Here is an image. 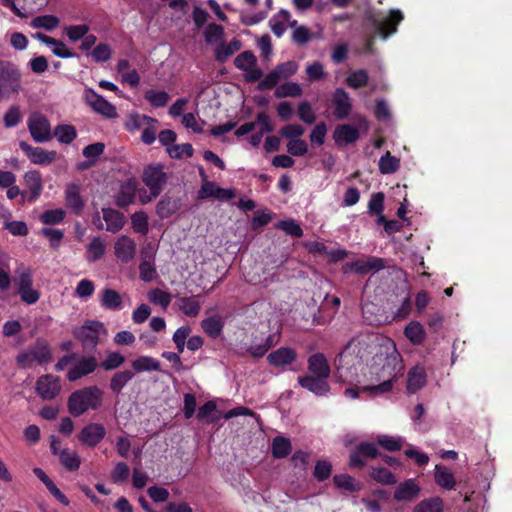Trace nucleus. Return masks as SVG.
<instances>
[{
    "label": "nucleus",
    "mask_w": 512,
    "mask_h": 512,
    "mask_svg": "<svg viewBox=\"0 0 512 512\" xmlns=\"http://www.w3.org/2000/svg\"><path fill=\"white\" fill-rule=\"evenodd\" d=\"M148 299L156 305L161 306L163 309H166L171 302V295L163 291L161 289H152L148 292Z\"/></svg>",
    "instance_id": "obj_59"
},
{
    "label": "nucleus",
    "mask_w": 512,
    "mask_h": 512,
    "mask_svg": "<svg viewBox=\"0 0 512 512\" xmlns=\"http://www.w3.org/2000/svg\"><path fill=\"white\" fill-rule=\"evenodd\" d=\"M131 224L134 232L146 235L149 230L148 216L144 211H138L131 215Z\"/></svg>",
    "instance_id": "obj_54"
},
{
    "label": "nucleus",
    "mask_w": 512,
    "mask_h": 512,
    "mask_svg": "<svg viewBox=\"0 0 512 512\" xmlns=\"http://www.w3.org/2000/svg\"><path fill=\"white\" fill-rule=\"evenodd\" d=\"M420 490L414 479H407L396 487L394 499L398 502H411L418 497Z\"/></svg>",
    "instance_id": "obj_26"
},
{
    "label": "nucleus",
    "mask_w": 512,
    "mask_h": 512,
    "mask_svg": "<svg viewBox=\"0 0 512 512\" xmlns=\"http://www.w3.org/2000/svg\"><path fill=\"white\" fill-rule=\"evenodd\" d=\"M66 212L62 208L50 209L44 211L40 216L39 220L44 225H56L65 219Z\"/></svg>",
    "instance_id": "obj_50"
},
{
    "label": "nucleus",
    "mask_w": 512,
    "mask_h": 512,
    "mask_svg": "<svg viewBox=\"0 0 512 512\" xmlns=\"http://www.w3.org/2000/svg\"><path fill=\"white\" fill-rule=\"evenodd\" d=\"M27 127L36 143H45L53 138L49 120L39 112L30 114L27 119Z\"/></svg>",
    "instance_id": "obj_7"
},
{
    "label": "nucleus",
    "mask_w": 512,
    "mask_h": 512,
    "mask_svg": "<svg viewBox=\"0 0 512 512\" xmlns=\"http://www.w3.org/2000/svg\"><path fill=\"white\" fill-rule=\"evenodd\" d=\"M369 80V76L366 70L358 69L353 72L346 78V83L350 88L359 89L365 85H367Z\"/></svg>",
    "instance_id": "obj_57"
},
{
    "label": "nucleus",
    "mask_w": 512,
    "mask_h": 512,
    "mask_svg": "<svg viewBox=\"0 0 512 512\" xmlns=\"http://www.w3.org/2000/svg\"><path fill=\"white\" fill-rule=\"evenodd\" d=\"M404 16L398 9L390 10L388 16L382 21L375 22L376 29L383 39H387L391 34L397 31V25L403 20Z\"/></svg>",
    "instance_id": "obj_20"
},
{
    "label": "nucleus",
    "mask_w": 512,
    "mask_h": 512,
    "mask_svg": "<svg viewBox=\"0 0 512 512\" xmlns=\"http://www.w3.org/2000/svg\"><path fill=\"white\" fill-rule=\"evenodd\" d=\"M14 282L17 285V288H28V286H32L33 276L30 267L23 263L19 264L15 270Z\"/></svg>",
    "instance_id": "obj_49"
},
{
    "label": "nucleus",
    "mask_w": 512,
    "mask_h": 512,
    "mask_svg": "<svg viewBox=\"0 0 512 512\" xmlns=\"http://www.w3.org/2000/svg\"><path fill=\"white\" fill-rule=\"evenodd\" d=\"M216 403L214 401H207L199 407L197 412V419L200 421L205 420L208 424L217 423L220 420V416L216 415Z\"/></svg>",
    "instance_id": "obj_43"
},
{
    "label": "nucleus",
    "mask_w": 512,
    "mask_h": 512,
    "mask_svg": "<svg viewBox=\"0 0 512 512\" xmlns=\"http://www.w3.org/2000/svg\"><path fill=\"white\" fill-rule=\"evenodd\" d=\"M59 377L52 374H45L38 377L35 383V391L43 400H53L61 391Z\"/></svg>",
    "instance_id": "obj_9"
},
{
    "label": "nucleus",
    "mask_w": 512,
    "mask_h": 512,
    "mask_svg": "<svg viewBox=\"0 0 512 512\" xmlns=\"http://www.w3.org/2000/svg\"><path fill=\"white\" fill-rule=\"evenodd\" d=\"M103 220L106 223L105 229L111 233L119 232L125 224L124 215L112 208H102Z\"/></svg>",
    "instance_id": "obj_29"
},
{
    "label": "nucleus",
    "mask_w": 512,
    "mask_h": 512,
    "mask_svg": "<svg viewBox=\"0 0 512 512\" xmlns=\"http://www.w3.org/2000/svg\"><path fill=\"white\" fill-rule=\"evenodd\" d=\"M224 320L219 315L207 317L201 321V328L211 338H218L223 330Z\"/></svg>",
    "instance_id": "obj_32"
},
{
    "label": "nucleus",
    "mask_w": 512,
    "mask_h": 512,
    "mask_svg": "<svg viewBox=\"0 0 512 512\" xmlns=\"http://www.w3.org/2000/svg\"><path fill=\"white\" fill-rule=\"evenodd\" d=\"M359 137L358 129L350 124L338 125L333 132V139L337 145L355 143Z\"/></svg>",
    "instance_id": "obj_27"
},
{
    "label": "nucleus",
    "mask_w": 512,
    "mask_h": 512,
    "mask_svg": "<svg viewBox=\"0 0 512 512\" xmlns=\"http://www.w3.org/2000/svg\"><path fill=\"white\" fill-rule=\"evenodd\" d=\"M21 90V72L17 65L0 59V98H9Z\"/></svg>",
    "instance_id": "obj_6"
},
{
    "label": "nucleus",
    "mask_w": 512,
    "mask_h": 512,
    "mask_svg": "<svg viewBox=\"0 0 512 512\" xmlns=\"http://www.w3.org/2000/svg\"><path fill=\"white\" fill-rule=\"evenodd\" d=\"M59 459L61 464L68 471H77L80 467L81 461L78 454L68 448L62 449L59 453Z\"/></svg>",
    "instance_id": "obj_44"
},
{
    "label": "nucleus",
    "mask_w": 512,
    "mask_h": 512,
    "mask_svg": "<svg viewBox=\"0 0 512 512\" xmlns=\"http://www.w3.org/2000/svg\"><path fill=\"white\" fill-rule=\"evenodd\" d=\"M136 187L132 182H125L121 185L116 196V205L125 208L132 204L135 199Z\"/></svg>",
    "instance_id": "obj_35"
},
{
    "label": "nucleus",
    "mask_w": 512,
    "mask_h": 512,
    "mask_svg": "<svg viewBox=\"0 0 512 512\" xmlns=\"http://www.w3.org/2000/svg\"><path fill=\"white\" fill-rule=\"evenodd\" d=\"M24 183L29 189L27 191V200L34 203L41 195L43 190V180L41 173L36 170L27 171L24 176Z\"/></svg>",
    "instance_id": "obj_22"
},
{
    "label": "nucleus",
    "mask_w": 512,
    "mask_h": 512,
    "mask_svg": "<svg viewBox=\"0 0 512 512\" xmlns=\"http://www.w3.org/2000/svg\"><path fill=\"white\" fill-rule=\"evenodd\" d=\"M426 384V371L421 366L413 367L408 374L407 390L409 393H416Z\"/></svg>",
    "instance_id": "obj_31"
},
{
    "label": "nucleus",
    "mask_w": 512,
    "mask_h": 512,
    "mask_svg": "<svg viewBox=\"0 0 512 512\" xmlns=\"http://www.w3.org/2000/svg\"><path fill=\"white\" fill-rule=\"evenodd\" d=\"M400 166V161L392 156L390 152H386L379 160V170L382 174L395 173Z\"/></svg>",
    "instance_id": "obj_53"
},
{
    "label": "nucleus",
    "mask_w": 512,
    "mask_h": 512,
    "mask_svg": "<svg viewBox=\"0 0 512 512\" xmlns=\"http://www.w3.org/2000/svg\"><path fill=\"white\" fill-rule=\"evenodd\" d=\"M52 134L53 137H56V139L61 144H70L77 137V131L75 127L68 124H61L56 126Z\"/></svg>",
    "instance_id": "obj_41"
},
{
    "label": "nucleus",
    "mask_w": 512,
    "mask_h": 512,
    "mask_svg": "<svg viewBox=\"0 0 512 512\" xmlns=\"http://www.w3.org/2000/svg\"><path fill=\"white\" fill-rule=\"evenodd\" d=\"M177 306L179 310L188 317H196L201 310L199 296L177 297Z\"/></svg>",
    "instance_id": "obj_30"
},
{
    "label": "nucleus",
    "mask_w": 512,
    "mask_h": 512,
    "mask_svg": "<svg viewBox=\"0 0 512 512\" xmlns=\"http://www.w3.org/2000/svg\"><path fill=\"white\" fill-rule=\"evenodd\" d=\"M380 455L374 443L361 442L349 455V466L361 469L366 465V459H374Z\"/></svg>",
    "instance_id": "obj_11"
},
{
    "label": "nucleus",
    "mask_w": 512,
    "mask_h": 512,
    "mask_svg": "<svg viewBox=\"0 0 512 512\" xmlns=\"http://www.w3.org/2000/svg\"><path fill=\"white\" fill-rule=\"evenodd\" d=\"M444 502L438 497H430L420 501L413 509V512H443Z\"/></svg>",
    "instance_id": "obj_42"
},
{
    "label": "nucleus",
    "mask_w": 512,
    "mask_h": 512,
    "mask_svg": "<svg viewBox=\"0 0 512 512\" xmlns=\"http://www.w3.org/2000/svg\"><path fill=\"white\" fill-rule=\"evenodd\" d=\"M132 367L137 373L144 371H160L159 361L150 356H140L133 360Z\"/></svg>",
    "instance_id": "obj_45"
},
{
    "label": "nucleus",
    "mask_w": 512,
    "mask_h": 512,
    "mask_svg": "<svg viewBox=\"0 0 512 512\" xmlns=\"http://www.w3.org/2000/svg\"><path fill=\"white\" fill-rule=\"evenodd\" d=\"M234 65L241 71L249 70L257 65V58L250 50L244 51L234 59Z\"/></svg>",
    "instance_id": "obj_52"
},
{
    "label": "nucleus",
    "mask_w": 512,
    "mask_h": 512,
    "mask_svg": "<svg viewBox=\"0 0 512 512\" xmlns=\"http://www.w3.org/2000/svg\"><path fill=\"white\" fill-rule=\"evenodd\" d=\"M104 324L97 320H88L73 331L74 337L81 343L85 351H94L99 343L100 336L106 335Z\"/></svg>",
    "instance_id": "obj_5"
},
{
    "label": "nucleus",
    "mask_w": 512,
    "mask_h": 512,
    "mask_svg": "<svg viewBox=\"0 0 512 512\" xmlns=\"http://www.w3.org/2000/svg\"><path fill=\"white\" fill-rule=\"evenodd\" d=\"M385 268V260L383 258L371 256L367 260L357 259L347 264L345 272L352 270L357 274H367L370 271L378 272Z\"/></svg>",
    "instance_id": "obj_19"
},
{
    "label": "nucleus",
    "mask_w": 512,
    "mask_h": 512,
    "mask_svg": "<svg viewBox=\"0 0 512 512\" xmlns=\"http://www.w3.org/2000/svg\"><path fill=\"white\" fill-rule=\"evenodd\" d=\"M224 36V29L221 25L210 23L204 30V38L207 43L221 41Z\"/></svg>",
    "instance_id": "obj_62"
},
{
    "label": "nucleus",
    "mask_w": 512,
    "mask_h": 512,
    "mask_svg": "<svg viewBox=\"0 0 512 512\" xmlns=\"http://www.w3.org/2000/svg\"><path fill=\"white\" fill-rule=\"evenodd\" d=\"M105 250V241L101 237H94L87 245L86 260L90 263L96 262L105 254Z\"/></svg>",
    "instance_id": "obj_37"
},
{
    "label": "nucleus",
    "mask_w": 512,
    "mask_h": 512,
    "mask_svg": "<svg viewBox=\"0 0 512 512\" xmlns=\"http://www.w3.org/2000/svg\"><path fill=\"white\" fill-rule=\"evenodd\" d=\"M134 372L131 370H123L115 372L109 383L111 392L115 395H119L123 388L133 379Z\"/></svg>",
    "instance_id": "obj_33"
},
{
    "label": "nucleus",
    "mask_w": 512,
    "mask_h": 512,
    "mask_svg": "<svg viewBox=\"0 0 512 512\" xmlns=\"http://www.w3.org/2000/svg\"><path fill=\"white\" fill-rule=\"evenodd\" d=\"M297 114L301 121L306 124H313L316 120V114L309 101L305 100L299 103Z\"/></svg>",
    "instance_id": "obj_58"
},
{
    "label": "nucleus",
    "mask_w": 512,
    "mask_h": 512,
    "mask_svg": "<svg viewBox=\"0 0 512 512\" xmlns=\"http://www.w3.org/2000/svg\"><path fill=\"white\" fill-rule=\"evenodd\" d=\"M297 359V353L293 348L280 347L267 356L268 363L276 368H283L294 363Z\"/></svg>",
    "instance_id": "obj_21"
},
{
    "label": "nucleus",
    "mask_w": 512,
    "mask_h": 512,
    "mask_svg": "<svg viewBox=\"0 0 512 512\" xmlns=\"http://www.w3.org/2000/svg\"><path fill=\"white\" fill-rule=\"evenodd\" d=\"M241 42L237 39L231 40L228 44L221 43L215 50V58L220 61H226L236 51L240 50Z\"/></svg>",
    "instance_id": "obj_47"
},
{
    "label": "nucleus",
    "mask_w": 512,
    "mask_h": 512,
    "mask_svg": "<svg viewBox=\"0 0 512 512\" xmlns=\"http://www.w3.org/2000/svg\"><path fill=\"white\" fill-rule=\"evenodd\" d=\"M292 450L291 441L284 436H276L272 441L271 453L276 459L287 457Z\"/></svg>",
    "instance_id": "obj_38"
},
{
    "label": "nucleus",
    "mask_w": 512,
    "mask_h": 512,
    "mask_svg": "<svg viewBox=\"0 0 512 512\" xmlns=\"http://www.w3.org/2000/svg\"><path fill=\"white\" fill-rule=\"evenodd\" d=\"M103 391L98 386H88L72 392L67 407L74 417L83 415L88 410H97L102 404Z\"/></svg>",
    "instance_id": "obj_2"
},
{
    "label": "nucleus",
    "mask_w": 512,
    "mask_h": 512,
    "mask_svg": "<svg viewBox=\"0 0 512 512\" xmlns=\"http://www.w3.org/2000/svg\"><path fill=\"white\" fill-rule=\"evenodd\" d=\"M20 149L26 154L29 160L36 165H49L56 159L57 152L48 151L42 147H33L25 141H20Z\"/></svg>",
    "instance_id": "obj_13"
},
{
    "label": "nucleus",
    "mask_w": 512,
    "mask_h": 512,
    "mask_svg": "<svg viewBox=\"0 0 512 512\" xmlns=\"http://www.w3.org/2000/svg\"><path fill=\"white\" fill-rule=\"evenodd\" d=\"M167 153L171 158L180 159L182 157L190 158L193 156L194 149L190 143L175 144L167 149Z\"/></svg>",
    "instance_id": "obj_61"
},
{
    "label": "nucleus",
    "mask_w": 512,
    "mask_h": 512,
    "mask_svg": "<svg viewBox=\"0 0 512 512\" xmlns=\"http://www.w3.org/2000/svg\"><path fill=\"white\" fill-rule=\"evenodd\" d=\"M180 207V200L169 196H163L156 206V214L161 218H169Z\"/></svg>",
    "instance_id": "obj_34"
},
{
    "label": "nucleus",
    "mask_w": 512,
    "mask_h": 512,
    "mask_svg": "<svg viewBox=\"0 0 512 512\" xmlns=\"http://www.w3.org/2000/svg\"><path fill=\"white\" fill-rule=\"evenodd\" d=\"M144 99L153 108H163L168 104L170 95L164 90L148 89L144 92Z\"/></svg>",
    "instance_id": "obj_40"
},
{
    "label": "nucleus",
    "mask_w": 512,
    "mask_h": 512,
    "mask_svg": "<svg viewBox=\"0 0 512 512\" xmlns=\"http://www.w3.org/2000/svg\"><path fill=\"white\" fill-rule=\"evenodd\" d=\"M52 353L49 344L42 339H38L33 345L21 351L16 356V363L23 369H28L34 365H42L50 362Z\"/></svg>",
    "instance_id": "obj_4"
},
{
    "label": "nucleus",
    "mask_w": 512,
    "mask_h": 512,
    "mask_svg": "<svg viewBox=\"0 0 512 512\" xmlns=\"http://www.w3.org/2000/svg\"><path fill=\"white\" fill-rule=\"evenodd\" d=\"M168 180L167 174L160 164L149 165L143 170L142 181L149 188L152 197H158Z\"/></svg>",
    "instance_id": "obj_8"
},
{
    "label": "nucleus",
    "mask_w": 512,
    "mask_h": 512,
    "mask_svg": "<svg viewBox=\"0 0 512 512\" xmlns=\"http://www.w3.org/2000/svg\"><path fill=\"white\" fill-rule=\"evenodd\" d=\"M333 481L335 486L339 489H343L349 492L359 490V485L355 482L354 478L347 474L335 475Z\"/></svg>",
    "instance_id": "obj_60"
},
{
    "label": "nucleus",
    "mask_w": 512,
    "mask_h": 512,
    "mask_svg": "<svg viewBox=\"0 0 512 512\" xmlns=\"http://www.w3.org/2000/svg\"><path fill=\"white\" fill-rule=\"evenodd\" d=\"M234 197L231 189H224L216 185L212 181L205 180L197 193V199L204 200L208 198H216L219 200H230Z\"/></svg>",
    "instance_id": "obj_16"
},
{
    "label": "nucleus",
    "mask_w": 512,
    "mask_h": 512,
    "mask_svg": "<svg viewBox=\"0 0 512 512\" xmlns=\"http://www.w3.org/2000/svg\"><path fill=\"white\" fill-rule=\"evenodd\" d=\"M100 304L108 310H120L122 309V298L116 290L107 288L102 291Z\"/></svg>",
    "instance_id": "obj_36"
},
{
    "label": "nucleus",
    "mask_w": 512,
    "mask_h": 512,
    "mask_svg": "<svg viewBox=\"0 0 512 512\" xmlns=\"http://www.w3.org/2000/svg\"><path fill=\"white\" fill-rule=\"evenodd\" d=\"M125 362V357L119 352H110L106 358L101 362V367L106 370H114L120 367Z\"/></svg>",
    "instance_id": "obj_64"
},
{
    "label": "nucleus",
    "mask_w": 512,
    "mask_h": 512,
    "mask_svg": "<svg viewBox=\"0 0 512 512\" xmlns=\"http://www.w3.org/2000/svg\"><path fill=\"white\" fill-rule=\"evenodd\" d=\"M373 360L372 373L380 383L364 389L375 395L387 393L392 389L397 376L403 371L402 356L396 349L395 343L387 339Z\"/></svg>",
    "instance_id": "obj_1"
},
{
    "label": "nucleus",
    "mask_w": 512,
    "mask_h": 512,
    "mask_svg": "<svg viewBox=\"0 0 512 512\" xmlns=\"http://www.w3.org/2000/svg\"><path fill=\"white\" fill-rule=\"evenodd\" d=\"M84 98L87 104L95 112L107 118H116L118 116L115 106L104 99L103 96L96 93L93 89H86L84 92Z\"/></svg>",
    "instance_id": "obj_12"
},
{
    "label": "nucleus",
    "mask_w": 512,
    "mask_h": 512,
    "mask_svg": "<svg viewBox=\"0 0 512 512\" xmlns=\"http://www.w3.org/2000/svg\"><path fill=\"white\" fill-rule=\"evenodd\" d=\"M114 253L118 260L129 263L136 255V243L127 235H121L114 244Z\"/></svg>",
    "instance_id": "obj_17"
},
{
    "label": "nucleus",
    "mask_w": 512,
    "mask_h": 512,
    "mask_svg": "<svg viewBox=\"0 0 512 512\" xmlns=\"http://www.w3.org/2000/svg\"><path fill=\"white\" fill-rule=\"evenodd\" d=\"M303 94L300 84L296 82H285L275 89L276 98L299 97Z\"/></svg>",
    "instance_id": "obj_48"
},
{
    "label": "nucleus",
    "mask_w": 512,
    "mask_h": 512,
    "mask_svg": "<svg viewBox=\"0 0 512 512\" xmlns=\"http://www.w3.org/2000/svg\"><path fill=\"white\" fill-rule=\"evenodd\" d=\"M371 477L383 485H394L397 482L395 475L384 467L372 468Z\"/></svg>",
    "instance_id": "obj_56"
},
{
    "label": "nucleus",
    "mask_w": 512,
    "mask_h": 512,
    "mask_svg": "<svg viewBox=\"0 0 512 512\" xmlns=\"http://www.w3.org/2000/svg\"><path fill=\"white\" fill-rule=\"evenodd\" d=\"M377 443L385 450L394 452L399 451L403 447L405 440L402 437L379 435L377 436Z\"/></svg>",
    "instance_id": "obj_51"
},
{
    "label": "nucleus",
    "mask_w": 512,
    "mask_h": 512,
    "mask_svg": "<svg viewBox=\"0 0 512 512\" xmlns=\"http://www.w3.org/2000/svg\"><path fill=\"white\" fill-rule=\"evenodd\" d=\"M59 25V19L54 15H41L32 19L31 26L33 28H43L52 31Z\"/></svg>",
    "instance_id": "obj_55"
},
{
    "label": "nucleus",
    "mask_w": 512,
    "mask_h": 512,
    "mask_svg": "<svg viewBox=\"0 0 512 512\" xmlns=\"http://www.w3.org/2000/svg\"><path fill=\"white\" fill-rule=\"evenodd\" d=\"M404 334L415 345L421 344L426 336L423 326L417 321L410 322L405 327Z\"/></svg>",
    "instance_id": "obj_46"
},
{
    "label": "nucleus",
    "mask_w": 512,
    "mask_h": 512,
    "mask_svg": "<svg viewBox=\"0 0 512 512\" xmlns=\"http://www.w3.org/2000/svg\"><path fill=\"white\" fill-rule=\"evenodd\" d=\"M378 337L374 333L365 332L353 337L348 343L354 344L356 355L364 363L369 359L377 346Z\"/></svg>",
    "instance_id": "obj_10"
},
{
    "label": "nucleus",
    "mask_w": 512,
    "mask_h": 512,
    "mask_svg": "<svg viewBox=\"0 0 512 512\" xmlns=\"http://www.w3.org/2000/svg\"><path fill=\"white\" fill-rule=\"evenodd\" d=\"M105 149V145L101 142H96L90 145H87L82 150V154L87 160H89L93 165L97 162L98 158L101 154H103Z\"/></svg>",
    "instance_id": "obj_63"
},
{
    "label": "nucleus",
    "mask_w": 512,
    "mask_h": 512,
    "mask_svg": "<svg viewBox=\"0 0 512 512\" xmlns=\"http://www.w3.org/2000/svg\"><path fill=\"white\" fill-rule=\"evenodd\" d=\"M308 370L310 376L328 380L330 376V365L323 353H315L308 358Z\"/></svg>",
    "instance_id": "obj_24"
},
{
    "label": "nucleus",
    "mask_w": 512,
    "mask_h": 512,
    "mask_svg": "<svg viewBox=\"0 0 512 512\" xmlns=\"http://www.w3.org/2000/svg\"><path fill=\"white\" fill-rule=\"evenodd\" d=\"M434 478L438 486L447 490L454 489L456 485L454 474L446 467L436 465Z\"/></svg>",
    "instance_id": "obj_39"
},
{
    "label": "nucleus",
    "mask_w": 512,
    "mask_h": 512,
    "mask_svg": "<svg viewBox=\"0 0 512 512\" xmlns=\"http://www.w3.org/2000/svg\"><path fill=\"white\" fill-rule=\"evenodd\" d=\"M298 383L302 388L312 392L316 396H325L330 391L328 381L319 377L310 375L299 376Z\"/></svg>",
    "instance_id": "obj_25"
},
{
    "label": "nucleus",
    "mask_w": 512,
    "mask_h": 512,
    "mask_svg": "<svg viewBox=\"0 0 512 512\" xmlns=\"http://www.w3.org/2000/svg\"><path fill=\"white\" fill-rule=\"evenodd\" d=\"M333 116L337 120H344L352 112V102L349 94L343 88H337L332 99Z\"/></svg>",
    "instance_id": "obj_14"
},
{
    "label": "nucleus",
    "mask_w": 512,
    "mask_h": 512,
    "mask_svg": "<svg viewBox=\"0 0 512 512\" xmlns=\"http://www.w3.org/2000/svg\"><path fill=\"white\" fill-rule=\"evenodd\" d=\"M97 361L94 356L82 357L68 373L67 378L73 382L80 378L93 373L97 368Z\"/></svg>",
    "instance_id": "obj_23"
},
{
    "label": "nucleus",
    "mask_w": 512,
    "mask_h": 512,
    "mask_svg": "<svg viewBox=\"0 0 512 512\" xmlns=\"http://www.w3.org/2000/svg\"><path fill=\"white\" fill-rule=\"evenodd\" d=\"M354 344L347 343L335 358L336 376L341 382H351L358 376L363 362L354 353Z\"/></svg>",
    "instance_id": "obj_3"
},
{
    "label": "nucleus",
    "mask_w": 512,
    "mask_h": 512,
    "mask_svg": "<svg viewBox=\"0 0 512 512\" xmlns=\"http://www.w3.org/2000/svg\"><path fill=\"white\" fill-rule=\"evenodd\" d=\"M106 436V429L103 424L90 423L84 426L79 435V441L89 447L97 446Z\"/></svg>",
    "instance_id": "obj_15"
},
{
    "label": "nucleus",
    "mask_w": 512,
    "mask_h": 512,
    "mask_svg": "<svg viewBox=\"0 0 512 512\" xmlns=\"http://www.w3.org/2000/svg\"><path fill=\"white\" fill-rule=\"evenodd\" d=\"M33 37L40 42L52 47V53L59 58L67 59L73 58L75 56V53L68 49L65 43L62 41L56 40L43 33H36L33 35Z\"/></svg>",
    "instance_id": "obj_28"
},
{
    "label": "nucleus",
    "mask_w": 512,
    "mask_h": 512,
    "mask_svg": "<svg viewBox=\"0 0 512 512\" xmlns=\"http://www.w3.org/2000/svg\"><path fill=\"white\" fill-rule=\"evenodd\" d=\"M81 186L78 183L71 182L66 185L64 191V198L66 206L72 210V212L79 216L82 214L84 208V200L80 194Z\"/></svg>",
    "instance_id": "obj_18"
}]
</instances>
